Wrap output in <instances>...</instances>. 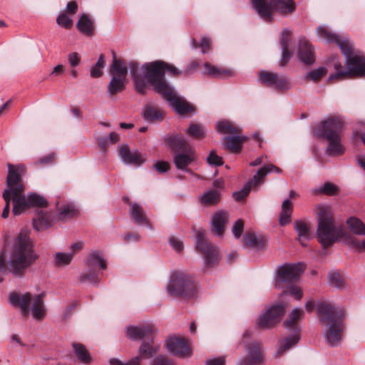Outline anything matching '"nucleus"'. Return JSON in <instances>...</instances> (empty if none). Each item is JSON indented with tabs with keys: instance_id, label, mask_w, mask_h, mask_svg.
Wrapping results in <instances>:
<instances>
[{
	"instance_id": "nucleus-1",
	"label": "nucleus",
	"mask_w": 365,
	"mask_h": 365,
	"mask_svg": "<svg viewBox=\"0 0 365 365\" xmlns=\"http://www.w3.org/2000/svg\"><path fill=\"white\" fill-rule=\"evenodd\" d=\"M317 34L325 43H336L346 58L347 69L343 68L338 56L333 58L335 73L329 76V80L342 79L349 75L365 76V57L359 52L354 51L353 44L347 35L334 33L325 26H319Z\"/></svg>"
},
{
	"instance_id": "nucleus-2",
	"label": "nucleus",
	"mask_w": 365,
	"mask_h": 365,
	"mask_svg": "<svg viewBox=\"0 0 365 365\" xmlns=\"http://www.w3.org/2000/svg\"><path fill=\"white\" fill-rule=\"evenodd\" d=\"M34 247L29 231L27 229H22L13 242L7 264L6 250H2L0 252L1 272L5 274L8 272L14 277H22L25 271L38 258Z\"/></svg>"
},
{
	"instance_id": "nucleus-3",
	"label": "nucleus",
	"mask_w": 365,
	"mask_h": 365,
	"mask_svg": "<svg viewBox=\"0 0 365 365\" xmlns=\"http://www.w3.org/2000/svg\"><path fill=\"white\" fill-rule=\"evenodd\" d=\"M163 64V61L158 60L145 63L140 68L139 63L135 61L128 63L129 71L137 93L145 94L148 84L160 95L172 87L164 80Z\"/></svg>"
},
{
	"instance_id": "nucleus-4",
	"label": "nucleus",
	"mask_w": 365,
	"mask_h": 365,
	"mask_svg": "<svg viewBox=\"0 0 365 365\" xmlns=\"http://www.w3.org/2000/svg\"><path fill=\"white\" fill-rule=\"evenodd\" d=\"M317 313L320 322L327 327L324 334L327 342L331 346H338L344 331V312L329 302H319L317 306Z\"/></svg>"
},
{
	"instance_id": "nucleus-5",
	"label": "nucleus",
	"mask_w": 365,
	"mask_h": 365,
	"mask_svg": "<svg viewBox=\"0 0 365 365\" xmlns=\"http://www.w3.org/2000/svg\"><path fill=\"white\" fill-rule=\"evenodd\" d=\"M316 215L318 222L316 235L322 246L326 249L343 236V230L335 224L333 214L328 206L319 205Z\"/></svg>"
},
{
	"instance_id": "nucleus-6",
	"label": "nucleus",
	"mask_w": 365,
	"mask_h": 365,
	"mask_svg": "<svg viewBox=\"0 0 365 365\" xmlns=\"http://www.w3.org/2000/svg\"><path fill=\"white\" fill-rule=\"evenodd\" d=\"M165 289L172 297L188 299L195 296L197 285L190 274L175 269L170 272Z\"/></svg>"
},
{
	"instance_id": "nucleus-7",
	"label": "nucleus",
	"mask_w": 365,
	"mask_h": 365,
	"mask_svg": "<svg viewBox=\"0 0 365 365\" xmlns=\"http://www.w3.org/2000/svg\"><path fill=\"white\" fill-rule=\"evenodd\" d=\"M125 335L127 338L130 340L143 341L140 346L141 356L151 358L158 351L160 345L154 342L155 334L150 325L141 324L138 326H128L125 328Z\"/></svg>"
},
{
	"instance_id": "nucleus-8",
	"label": "nucleus",
	"mask_w": 365,
	"mask_h": 365,
	"mask_svg": "<svg viewBox=\"0 0 365 365\" xmlns=\"http://www.w3.org/2000/svg\"><path fill=\"white\" fill-rule=\"evenodd\" d=\"M252 8L266 22H272L273 13L286 16L296 9L294 0H250Z\"/></svg>"
},
{
	"instance_id": "nucleus-9",
	"label": "nucleus",
	"mask_w": 365,
	"mask_h": 365,
	"mask_svg": "<svg viewBox=\"0 0 365 365\" xmlns=\"http://www.w3.org/2000/svg\"><path fill=\"white\" fill-rule=\"evenodd\" d=\"M302 313L301 308H294L290 313L289 318L284 322V327L292 331V334L289 336L279 339L277 349L278 355L282 354L299 342L300 339L299 329L296 327L295 323Z\"/></svg>"
},
{
	"instance_id": "nucleus-10",
	"label": "nucleus",
	"mask_w": 365,
	"mask_h": 365,
	"mask_svg": "<svg viewBox=\"0 0 365 365\" xmlns=\"http://www.w3.org/2000/svg\"><path fill=\"white\" fill-rule=\"evenodd\" d=\"M272 172L281 173L282 170L280 168L272 164L258 169L253 178L248 180L242 189L232 193L233 198L237 202L242 200L248 195L252 187H259L266 175Z\"/></svg>"
},
{
	"instance_id": "nucleus-11",
	"label": "nucleus",
	"mask_w": 365,
	"mask_h": 365,
	"mask_svg": "<svg viewBox=\"0 0 365 365\" xmlns=\"http://www.w3.org/2000/svg\"><path fill=\"white\" fill-rule=\"evenodd\" d=\"M343 126V121L339 117L331 116L316 125L313 133L314 136L326 140L341 135Z\"/></svg>"
},
{
	"instance_id": "nucleus-12",
	"label": "nucleus",
	"mask_w": 365,
	"mask_h": 365,
	"mask_svg": "<svg viewBox=\"0 0 365 365\" xmlns=\"http://www.w3.org/2000/svg\"><path fill=\"white\" fill-rule=\"evenodd\" d=\"M303 264H284L278 267L275 278V287L282 289L284 283H294L297 281L303 272Z\"/></svg>"
},
{
	"instance_id": "nucleus-13",
	"label": "nucleus",
	"mask_w": 365,
	"mask_h": 365,
	"mask_svg": "<svg viewBox=\"0 0 365 365\" xmlns=\"http://www.w3.org/2000/svg\"><path fill=\"white\" fill-rule=\"evenodd\" d=\"M285 303L274 304L267 309L258 319V325L263 329L272 327L280 320L285 312Z\"/></svg>"
},
{
	"instance_id": "nucleus-14",
	"label": "nucleus",
	"mask_w": 365,
	"mask_h": 365,
	"mask_svg": "<svg viewBox=\"0 0 365 365\" xmlns=\"http://www.w3.org/2000/svg\"><path fill=\"white\" fill-rule=\"evenodd\" d=\"M117 150L120 160L127 165L138 168L146 161L145 154L138 149L130 150L128 144L119 145Z\"/></svg>"
},
{
	"instance_id": "nucleus-15",
	"label": "nucleus",
	"mask_w": 365,
	"mask_h": 365,
	"mask_svg": "<svg viewBox=\"0 0 365 365\" xmlns=\"http://www.w3.org/2000/svg\"><path fill=\"white\" fill-rule=\"evenodd\" d=\"M259 81L277 91H285L290 88L289 79L284 75L262 70L259 72Z\"/></svg>"
},
{
	"instance_id": "nucleus-16",
	"label": "nucleus",
	"mask_w": 365,
	"mask_h": 365,
	"mask_svg": "<svg viewBox=\"0 0 365 365\" xmlns=\"http://www.w3.org/2000/svg\"><path fill=\"white\" fill-rule=\"evenodd\" d=\"M196 247L204 255V262L206 265L212 266L217 261L218 251L206 240L202 232H199L196 235Z\"/></svg>"
},
{
	"instance_id": "nucleus-17",
	"label": "nucleus",
	"mask_w": 365,
	"mask_h": 365,
	"mask_svg": "<svg viewBox=\"0 0 365 365\" xmlns=\"http://www.w3.org/2000/svg\"><path fill=\"white\" fill-rule=\"evenodd\" d=\"M161 96L170 107L179 114H187L194 110L191 105L177 95L173 87L163 92Z\"/></svg>"
},
{
	"instance_id": "nucleus-18",
	"label": "nucleus",
	"mask_w": 365,
	"mask_h": 365,
	"mask_svg": "<svg viewBox=\"0 0 365 365\" xmlns=\"http://www.w3.org/2000/svg\"><path fill=\"white\" fill-rule=\"evenodd\" d=\"M197 155L195 148H191L182 152H177L173 155V163L176 168L189 174L193 172L188 168L196 163Z\"/></svg>"
},
{
	"instance_id": "nucleus-19",
	"label": "nucleus",
	"mask_w": 365,
	"mask_h": 365,
	"mask_svg": "<svg viewBox=\"0 0 365 365\" xmlns=\"http://www.w3.org/2000/svg\"><path fill=\"white\" fill-rule=\"evenodd\" d=\"M246 357L240 358L237 365H259L263 362V354L257 342L248 343L245 347Z\"/></svg>"
},
{
	"instance_id": "nucleus-20",
	"label": "nucleus",
	"mask_w": 365,
	"mask_h": 365,
	"mask_svg": "<svg viewBox=\"0 0 365 365\" xmlns=\"http://www.w3.org/2000/svg\"><path fill=\"white\" fill-rule=\"evenodd\" d=\"M9 170L6 178L7 188L4 190H9V195H16L19 192H24V186L21 183L22 177L20 173L19 168H14L11 164L7 165Z\"/></svg>"
},
{
	"instance_id": "nucleus-21",
	"label": "nucleus",
	"mask_w": 365,
	"mask_h": 365,
	"mask_svg": "<svg viewBox=\"0 0 365 365\" xmlns=\"http://www.w3.org/2000/svg\"><path fill=\"white\" fill-rule=\"evenodd\" d=\"M165 346L169 352L174 356L185 357L190 354V348L184 338L171 336L166 340Z\"/></svg>"
},
{
	"instance_id": "nucleus-22",
	"label": "nucleus",
	"mask_w": 365,
	"mask_h": 365,
	"mask_svg": "<svg viewBox=\"0 0 365 365\" xmlns=\"http://www.w3.org/2000/svg\"><path fill=\"white\" fill-rule=\"evenodd\" d=\"M56 221L55 214L51 211H37L33 218V227L37 231L52 227Z\"/></svg>"
},
{
	"instance_id": "nucleus-23",
	"label": "nucleus",
	"mask_w": 365,
	"mask_h": 365,
	"mask_svg": "<svg viewBox=\"0 0 365 365\" xmlns=\"http://www.w3.org/2000/svg\"><path fill=\"white\" fill-rule=\"evenodd\" d=\"M32 297L29 292L20 294L17 292H11L9 298V303L16 307H19L23 316L29 314L30 308L29 304Z\"/></svg>"
},
{
	"instance_id": "nucleus-24",
	"label": "nucleus",
	"mask_w": 365,
	"mask_h": 365,
	"mask_svg": "<svg viewBox=\"0 0 365 365\" xmlns=\"http://www.w3.org/2000/svg\"><path fill=\"white\" fill-rule=\"evenodd\" d=\"M279 43L281 46L282 56L279 64L284 66L290 60L292 53L289 51L291 43V31L288 29H284L279 34Z\"/></svg>"
},
{
	"instance_id": "nucleus-25",
	"label": "nucleus",
	"mask_w": 365,
	"mask_h": 365,
	"mask_svg": "<svg viewBox=\"0 0 365 365\" xmlns=\"http://www.w3.org/2000/svg\"><path fill=\"white\" fill-rule=\"evenodd\" d=\"M298 58L306 65H312L315 61L312 45L305 38H302L299 41Z\"/></svg>"
},
{
	"instance_id": "nucleus-26",
	"label": "nucleus",
	"mask_w": 365,
	"mask_h": 365,
	"mask_svg": "<svg viewBox=\"0 0 365 365\" xmlns=\"http://www.w3.org/2000/svg\"><path fill=\"white\" fill-rule=\"evenodd\" d=\"M164 139L169 148L173 151L182 152L192 148L182 135L168 134L164 137Z\"/></svg>"
},
{
	"instance_id": "nucleus-27",
	"label": "nucleus",
	"mask_w": 365,
	"mask_h": 365,
	"mask_svg": "<svg viewBox=\"0 0 365 365\" xmlns=\"http://www.w3.org/2000/svg\"><path fill=\"white\" fill-rule=\"evenodd\" d=\"M129 212L132 220L139 226L146 225L151 229L147 219L146 213L143 207L137 202H130Z\"/></svg>"
},
{
	"instance_id": "nucleus-28",
	"label": "nucleus",
	"mask_w": 365,
	"mask_h": 365,
	"mask_svg": "<svg viewBox=\"0 0 365 365\" xmlns=\"http://www.w3.org/2000/svg\"><path fill=\"white\" fill-rule=\"evenodd\" d=\"M227 212L221 210H217L212 215L211 225L216 235H222L225 230V225L227 220Z\"/></svg>"
},
{
	"instance_id": "nucleus-29",
	"label": "nucleus",
	"mask_w": 365,
	"mask_h": 365,
	"mask_svg": "<svg viewBox=\"0 0 365 365\" xmlns=\"http://www.w3.org/2000/svg\"><path fill=\"white\" fill-rule=\"evenodd\" d=\"M294 227L298 235V240L302 246H305V242L312 238V232L309 225L303 220H295Z\"/></svg>"
},
{
	"instance_id": "nucleus-30",
	"label": "nucleus",
	"mask_w": 365,
	"mask_h": 365,
	"mask_svg": "<svg viewBox=\"0 0 365 365\" xmlns=\"http://www.w3.org/2000/svg\"><path fill=\"white\" fill-rule=\"evenodd\" d=\"M86 264L88 268L93 269L99 268L101 270H105L107 267L103 253L100 250L91 251L88 255Z\"/></svg>"
},
{
	"instance_id": "nucleus-31",
	"label": "nucleus",
	"mask_w": 365,
	"mask_h": 365,
	"mask_svg": "<svg viewBox=\"0 0 365 365\" xmlns=\"http://www.w3.org/2000/svg\"><path fill=\"white\" fill-rule=\"evenodd\" d=\"M45 295L44 292L37 294L34 298V302L31 308V314L34 319L41 320L46 314V307L43 298Z\"/></svg>"
},
{
	"instance_id": "nucleus-32",
	"label": "nucleus",
	"mask_w": 365,
	"mask_h": 365,
	"mask_svg": "<svg viewBox=\"0 0 365 365\" xmlns=\"http://www.w3.org/2000/svg\"><path fill=\"white\" fill-rule=\"evenodd\" d=\"M11 200L13 201L12 212L14 215H21L26 208L30 207L24 192H19L16 195L11 194Z\"/></svg>"
},
{
	"instance_id": "nucleus-33",
	"label": "nucleus",
	"mask_w": 365,
	"mask_h": 365,
	"mask_svg": "<svg viewBox=\"0 0 365 365\" xmlns=\"http://www.w3.org/2000/svg\"><path fill=\"white\" fill-rule=\"evenodd\" d=\"M247 139L246 136L240 135L237 133L232 136H227L225 138V147L227 150L239 153L242 148L243 142Z\"/></svg>"
},
{
	"instance_id": "nucleus-34",
	"label": "nucleus",
	"mask_w": 365,
	"mask_h": 365,
	"mask_svg": "<svg viewBox=\"0 0 365 365\" xmlns=\"http://www.w3.org/2000/svg\"><path fill=\"white\" fill-rule=\"evenodd\" d=\"M76 27L81 33L87 36H91L93 34L94 23L86 14H82L80 16Z\"/></svg>"
},
{
	"instance_id": "nucleus-35",
	"label": "nucleus",
	"mask_w": 365,
	"mask_h": 365,
	"mask_svg": "<svg viewBox=\"0 0 365 365\" xmlns=\"http://www.w3.org/2000/svg\"><path fill=\"white\" fill-rule=\"evenodd\" d=\"M326 140L329 142L326 153L329 155H341L344 153V148L341 143V135Z\"/></svg>"
},
{
	"instance_id": "nucleus-36",
	"label": "nucleus",
	"mask_w": 365,
	"mask_h": 365,
	"mask_svg": "<svg viewBox=\"0 0 365 365\" xmlns=\"http://www.w3.org/2000/svg\"><path fill=\"white\" fill-rule=\"evenodd\" d=\"M220 195L215 190L205 191L200 197V203L204 206L216 205L220 202Z\"/></svg>"
},
{
	"instance_id": "nucleus-37",
	"label": "nucleus",
	"mask_w": 365,
	"mask_h": 365,
	"mask_svg": "<svg viewBox=\"0 0 365 365\" xmlns=\"http://www.w3.org/2000/svg\"><path fill=\"white\" fill-rule=\"evenodd\" d=\"M143 116L145 121L151 123L162 120L163 115L159 109L150 104H146L143 108Z\"/></svg>"
},
{
	"instance_id": "nucleus-38",
	"label": "nucleus",
	"mask_w": 365,
	"mask_h": 365,
	"mask_svg": "<svg viewBox=\"0 0 365 365\" xmlns=\"http://www.w3.org/2000/svg\"><path fill=\"white\" fill-rule=\"evenodd\" d=\"M125 83L123 78L113 76L107 88V92L110 96H113L124 90Z\"/></svg>"
},
{
	"instance_id": "nucleus-39",
	"label": "nucleus",
	"mask_w": 365,
	"mask_h": 365,
	"mask_svg": "<svg viewBox=\"0 0 365 365\" xmlns=\"http://www.w3.org/2000/svg\"><path fill=\"white\" fill-rule=\"evenodd\" d=\"M128 68L129 69L128 67L125 66L121 60H117L115 58V55L113 53V59L110 70L111 73L113 75V76L125 78L128 73Z\"/></svg>"
},
{
	"instance_id": "nucleus-40",
	"label": "nucleus",
	"mask_w": 365,
	"mask_h": 365,
	"mask_svg": "<svg viewBox=\"0 0 365 365\" xmlns=\"http://www.w3.org/2000/svg\"><path fill=\"white\" fill-rule=\"evenodd\" d=\"M76 212V206L72 203H67L63 205L58 211L57 215H55L56 220H67L75 215Z\"/></svg>"
},
{
	"instance_id": "nucleus-41",
	"label": "nucleus",
	"mask_w": 365,
	"mask_h": 365,
	"mask_svg": "<svg viewBox=\"0 0 365 365\" xmlns=\"http://www.w3.org/2000/svg\"><path fill=\"white\" fill-rule=\"evenodd\" d=\"M346 224L351 232L358 235H365V225L359 219L349 217L346 220Z\"/></svg>"
},
{
	"instance_id": "nucleus-42",
	"label": "nucleus",
	"mask_w": 365,
	"mask_h": 365,
	"mask_svg": "<svg viewBox=\"0 0 365 365\" xmlns=\"http://www.w3.org/2000/svg\"><path fill=\"white\" fill-rule=\"evenodd\" d=\"M328 284L334 288L342 289L345 288V281L339 272L336 271H331L329 272Z\"/></svg>"
},
{
	"instance_id": "nucleus-43",
	"label": "nucleus",
	"mask_w": 365,
	"mask_h": 365,
	"mask_svg": "<svg viewBox=\"0 0 365 365\" xmlns=\"http://www.w3.org/2000/svg\"><path fill=\"white\" fill-rule=\"evenodd\" d=\"M73 258V254L69 252H56L53 255V265L56 267L68 266Z\"/></svg>"
},
{
	"instance_id": "nucleus-44",
	"label": "nucleus",
	"mask_w": 365,
	"mask_h": 365,
	"mask_svg": "<svg viewBox=\"0 0 365 365\" xmlns=\"http://www.w3.org/2000/svg\"><path fill=\"white\" fill-rule=\"evenodd\" d=\"M73 348L75 354L82 363L88 364L91 361V356L85 346L81 344L73 343Z\"/></svg>"
},
{
	"instance_id": "nucleus-45",
	"label": "nucleus",
	"mask_w": 365,
	"mask_h": 365,
	"mask_svg": "<svg viewBox=\"0 0 365 365\" xmlns=\"http://www.w3.org/2000/svg\"><path fill=\"white\" fill-rule=\"evenodd\" d=\"M205 68L206 69L207 73L211 76L214 77H225L227 76H232V71L228 69H222L208 63H205L204 64Z\"/></svg>"
},
{
	"instance_id": "nucleus-46",
	"label": "nucleus",
	"mask_w": 365,
	"mask_h": 365,
	"mask_svg": "<svg viewBox=\"0 0 365 365\" xmlns=\"http://www.w3.org/2000/svg\"><path fill=\"white\" fill-rule=\"evenodd\" d=\"M26 198L27 199L30 207H46L48 204L47 200L44 197L36 192L28 193Z\"/></svg>"
},
{
	"instance_id": "nucleus-47",
	"label": "nucleus",
	"mask_w": 365,
	"mask_h": 365,
	"mask_svg": "<svg viewBox=\"0 0 365 365\" xmlns=\"http://www.w3.org/2000/svg\"><path fill=\"white\" fill-rule=\"evenodd\" d=\"M185 133L194 138H203L205 136V130L199 124L190 123L185 130Z\"/></svg>"
},
{
	"instance_id": "nucleus-48",
	"label": "nucleus",
	"mask_w": 365,
	"mask_h": 365,
	"mask_svg": "<svg viewBox=\"0 0 365 365\" xmlns=\"http://www.w3.org/2000/svg\"><path fill=\"white\" fill-rule=\"evenodd\" d=\"M80 277L82 282H88L93 285H98L100 282V274L93 269L88 268L87 272L82 273Z\"/></svg>"
},
{
	"instance_id": "nucleus-49",
	"label": "nucleus",
	"mask_w": 365,
	"mask_h": 365,
	"mask_svg": "<svg viewBox=\"0 0 365 365\" xmlns=\"http://www.w3.org/2000/svg\"><path fill=\"white\" fill-rule=\"evenodd\" d=\"M338 190L337 187L329 182H327L322 185L312 190L314 194H325L327 195H334Z\"/></svg>"
},
{
	"instance_id": "nucleus-50",
	"label": "nucleus",
	"mask_w": 365,
	"mask_h": 365,
	"mask_svg": "<svg viewBox=\"0 0 365 365\" xmlns=\"http://www.w3.org/2000/svg\"><path fill=\"white\" fill-rule=\"evenodd\" d=\"M245 245L247 247L257 249L258 250L263 248V242L255 233H246L244 236Z\"/></svg>"
},
{
	"instance_id": "nucleus-51",
	"label": "nucleus",
	"mask_w": 365,
	"mask_h": 365,
	"mask_svg": "<svg viewBox=\"0 0 365 365\" xmlns=\"http://www.w3.org/2000/svg\"><path fill=\"white\" fill-rule=\"evenodd\" d=\"M216 128L221 133H238L237 128L231 122L225 120L218 121L216 124Z\"/></svg>"
},
{
	"instance_id": "nucleus-52",
	"label": "nucleus",
	"mask_w": 365,
	"mask_h": 365,
	"mask_svg": "<svg viewBox=\"0 0 365 365\" xmlns=\"http://www.w3.org/2000/svg\"><path fill=\"white\" fill-rule=\"evenodd\" d=\"M327 70L324 66H320L316 69L307 72L305 76V79H310L314 82L318 81L320 78L327 74Z\"/></svg>"
},
{
	"instance_id": "nucleus-53",
	"label": "nucleus",
	"mask_w": 365,
	"mask_h": 365,
	"mask_svg": "<svg viewBox=\"0 0 365 365\" xmlns=\"http://www.w3.org/2000/svg\"><path fill=\"white\" fill-rule=\"evenodd\" d=\"M56 23L59 25L63 26V28L66 29H69L71 28L73 25V20L70 16H68V14L63 13L60 14L57 19H56Z\"/></svg>"
},
{
	"instance_id": "nucleus-54",
	"label": "nucleus",
	"mask_w": 365,
	"mask_h": 365,
	"mask_svg": "<svg viewBox=\"0 0 365 365\" xmlns=\"http://www.w3.org/2000/svg\"><path fill=\"white\" fill-rule=\"evenodd\" d=\"M141 356H138L132 359L131 360L123 363L121 360L117 358H111L109 360L110 365H140Z\"/></svg>"
},
{
	"instance_id": "nucleus-55",
	"label": "nucleus",
	"mask_w": 365,
	"mask_h": 365,
	"mask_svg": "<svg viewBox=\"0 0 365 365\" xmlns=\"http://www.w3.org/2000/svg\"><path fill=\"white\" fill-rule=\"evenodd\" d=\"M346 243L351 248L356 249L359 251L365 250V239L363 240H359L355 238L346 239Z\"/></svg>"
},
{
	"instance_id": "nucleus-56",
	"label": "nucleus",
	"mask_w": 365,
	"mask_h": 365,
	"mask_svg": "<svg viewBox=\"0 0 365 365\" xmlns=\"http://www.w3.org/2000/svg\"><path fill=\"white\" fill-rule=\"evenodd\" d=\"M207 162L210 165L220 166L223 164V160L218 156L214 150H211L207 157Z\"/></svg>"
},
{
	"instance_id": "nucleus-57",
	"label": "nucleus",
	"mask_w": 365,
	"mask_h": 365,
	"mask_svg": "<svg viewBox=\"0 0 365 365\" xmlns=\"http://www.w3.org/2000/svg\"><path fill=\"white\" fill-rule=\"evenodd\" d=\"M3 197L6 202V205H5L4 209L2 212L1 216L3 218H7L9 215V212H10V202H11V195H9V190L4 191Z\"/></svg>"
},
{
	"instance_id": "nucleus-58",
	"label": "nucleus",
	"mask_w": 365,
	"mask_h": 365,
	"mask_svg": "<svg viewBox=\"0 0 365 365\" xmlns=\"http://www.w3.org/2000/svg\"><path fill=\"white\" fill-rule=\"evenodd\" d=\"M286 294H290L294 297L295 299L299 300L302 297V290L296 286H289L284 292Z\"/></svg>"
},
{
	"instance_id": "nucleus-59",
	"label": "nucleus",
	"mask_w": 365,
	"mask_h": 365,
	"mask_svg": "<svg viewBox=\"0 0 365 365\" xmlns=\"http://www.w3.org/2000/svg\"><path fill=\"white\" fill-rule=\"evenodd\" d=\"M244 230V222L242 220H238L234 224L232 232L235 238L240 237Z\"/></svg>"
},
{
	"instance_id": "nucleus-60",
	"label": "nucleus",
	"mask_w": 365,
	"mask_h": 365,
	"mask_svg": "<svg viewBox=\"0 0 365 365\" xmlns=\"http://www.w3.org/2000/svg\"><path fill=\"white\" fill-rule=\"evenodd\" d=\"M163 65L164 73L167 71L172 76H180L183 73L182 71L178 69L175 66L168 63L165 61Z\"/></svg>"
},
{
	"instance_id": "nucleus-61",
	"label": "nucleus",
	"mask_w": 365,
	"mask_h": 365,
	"mask_svg": "<svg viewBox=\"0 0 365 365\" xmlns=\"http://www.w3.org/2000/svg\"><path fill=\"white\" fill-rule=\"evenodd\" d=\"M169 243L170 247L178 253H180L183 249L182 242L174 237L169 238Z\"/></svg>"
},
{
	"instance_id": "nucleus-62",
	"label": "nucleus",
	"mask_w": 365,
	"mask_h": 365,
	"mask_svg": "<svg viewBox=\"0 0 365 365\" xmlns=\"http://www.w3.org/2000/svg\"><path fill=\"white\" fill-rule=\"evenodd\" d=\"M68 61L71 67H76L80 63V56L78 53L73 52L68 55Z\"/></svg>"
},
{
	"instance_id": "nucleus-63",
	"label": "nucleus",
	"mask_w": 365,
	"mask_h": 365,
	"mask_svg": "<svg viewBox=\"0 0 365 365\" xmlns=\"http://www.w3.org/2000/svg\"><path fill=\"white\" fill-rule=\"evenodd\" d=\"M153 365H171V361L166 356L159 355L153 361Z\"/></svg>"
},
{
	"instance_id": "nucleus-64",
	"label": "nucleus",
	"mask_w": 365,
	"mask_h": 365,
	"mask_svg": "<svg viewBox=\"0 0 365 365\" xmlns=\"http://www.w3.org/2000/svg\"><path fill=\"white\" fill-rule=\"evenodd\" d=\"M291 214H288L281 211L279 215V224L281 226H285L291 221Z\"/></svg>"
}]
</instances>
